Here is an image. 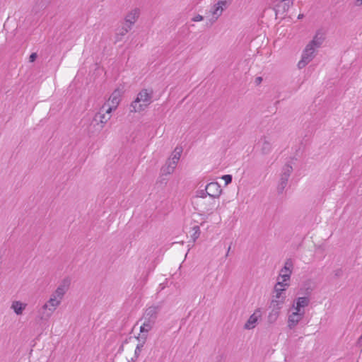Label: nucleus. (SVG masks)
Returning <instances> with one entry per match:
<instances>
[{
    "label": "nucleus",
    "mask_w": 362,
    "mask_h": 362,
    "mask_svg": "<svg viewBox=\"0 0 362 362\" xmlns=\"http://www.w3.org/2000/svg\"><path fill=\"white\" fill-rule=\"evenodd\" d=\"M153 90L144 88L139 92L135 100L130 105L131 112H141L152 103Z\"/></svg>",
    "instance_id": "obj_1"
},
{
    "label": "nucleus",
    "mask_w": 362,
    "mask_h": 362,
    "mask_svg": "<svg viewBox=\"0 0 362 362\" xmlns=\"http://www.w3.org/2000/svg\"><path fill=\"white\" fill-rule=\"evenodd\" d=\"M60 304V300H57L52 295L49 300L41 308L40 311V318L42 320H48L52 315L54 310Z\"/></svg>",
    "instance_id": "obj_2"
},
{
    "label": "nucleus",
    "mask_w": 362,
    "mask_h": 362,
    "mask_svg": "<svg viewBox=\"0 0 362 362\" xmlns=\"http://www.w3.org/2000/svg\"><path fill=\"white\" fill-rule=\"evenodd\" d=\"M274 141V136L267 134L258 139L256 146L262 155H268L272 151Z\"/></svg>",
    "instance_id": "obj_3"
},
{
    "label": "nucleus",
    "mask_w": 362,
    "mask_h": 362,
    "mask_svg": "<svg viewBox=\"0 0 362 362\" xmlns=\"http://www.w3.org/2000/svg\"><path fill=\"white\" fill-rule=\"evenodd\" d=\"M231 0H218L211 8L210 12L212 18L210 19L211 23H215L222 15L223 11L230 5Z\"/></svg>",
    "instance_id": "obj_4"
},
{
    "label": "nucleus",
    "mask_w": 362,
    "mask_h": 362,
    "mask_svg": "<svg viewBox=\"0 0 362 362\" xmlns=\"http://www.w3.org/2000/svg\"><path fill=\"white\" fill-rule=\"evenodd\" d=\"M293 172V168L291 165L286 164L283 168L280 176L279 183L277 187V191L279 194L282 193L287 186L288 178Z\"/></svg>",
    "instance_id": "obj_5"
},
{
    "label": "nucleus",
    "mask_w": 362,
    "mask_h": 362,
    "mask_svg": "<svg viewBox=\"0 0 362 362\" xmlns=\"http://www.w3.org/2000/svg\"><path fill=\"white\" fill-rule=\"evenodd\" d=\"M107 109V105H103L99 112L94 116L93 121L97 125H100V129H102L111 118L112 112H106Z\"/></svg>",
    "instance_id": "obj_6"
},
{
    "label": "nucleus",
    "mask_w": 362,
    "mask_h": 362,
    "mask_svg": "<svg viewBox=\"0 0 362 362\" xmlns=\"http://www.w3.org/2000/svg\"><path fill=\"white\" fill-rule=\"evenodd\" d=\"M315 47H312V45H307L305 47L301 59L298 63L299 69L304 68L310 62L313 60L315 57Z\"/></svg>",
    "instance_id": "obj_7"
},
{
    "label": "nucleus",
    "mask_w": 362,
    "mask_h": 362,
    "mask_svg": "<svg viewBox=\"0 0 362 362\" xmlns=\"http://www.w3.org/2000/svg\"><path fill=\"white\" fill-rule=\"evenodd\" d=\"M160 310V304L151 305L146 309L142 319L155 324Z\"/></svg>",
    "instance_id": "obj_8"
},
{
    "label": "nucleus",
    "mask_w": 362,
    "mask_h": 362,
    "mask_svg": "<svg viewBox=\"0 0 362 362\" xmlns=\"http://www.w3.org/2000/svg\"><path fill=\"white\" fill-rule=\"evenodd\" d=\"M121 96L122 91L119 89H116L110 95L108 102L103 105H107V109L106 112H112L117 107L120 102Z\"/></svg>",
    "instance_id": "obj_9"
},
{
    "label": "nucleus",
    "mask_w": 362,
    "mask_h": 362,
    "mask_svg": "<svg viewBox=\"0 0 362 362\" xmlns=\"http://www.w3.org/2000/svg\"><path fill=\"white\" fill-rule=\"evenodd\" d=\"M140 16V10L135 8L129 11L124 17V24L132 28L133 25L137 21Z\"/></svg>",
    "instance_id": "obj_10"
},
{
    "label": "nucleus",
    "mask_w": 362,
    "mask_h": 362,
    "mask_svg": "<svg viewBox=\"0 0 362 362\" xmlns=\"http://www.w3.org/2000/svg\"><path fill=\"white\" fill-rule=\"evenodd\" d=\"M71 284V280L69 278H65L62 284L57 287L55 291L53 293L52 296L54 298H59V300L62 299L65 293L68 290Z\"/></svg>",
    "instance_id": "obj_11"
},
{
    "label": "nucleus",
    "mask_w": 362,
    "mask_h": 362,
    "mask_svg": "<svg viewBox=\"0 0 362 362\" xmlns=\"http://www.w3.org/2000/svg\"><path fill=\"white\" fill-rule=\"evenodd\" d=\"M221 192L222 189L218 182H210L206 186V193H208V196L211 197H218L221 195Z\"/></svg>",
    "instance_id": "obj_12"
},
{
    "label": "nucleus",
    "mask_w": 362,
    "mask_h": 362,
    "mask_svg": "<svg viewBox=\"0 0 362 362\" xmlns=\"http://www.w3.org/2000/svg\"><path fill=\"white\" fill-rule=\"evenodd\" d=\"M292 269L293 262L291 259H287L284 264V267L280 271L279 277L281 278L283 281H288L292 273Z\"/></svg>",
    "instance_id": "obj_13"
},
{
    "label": "nucleus",
    "mask_w": 362,
    "mask_h": 362,
    "mask_svg": "<svg viewBox=\"0 0 362 362\" xmlns=\"http://www.w3.org/2000/svg\"><path fill=\"white\" fill-rule=\"evenodd\" d=\"M305 315V311L303 310V312H297L295 310L289 316L288 319V327L289 329L294 328L298 323L301 320Z\"/></svg>",
    "instance_id": "obj_14"
},
{
    "label": "nucleus",
    "mask_w": 362,
    "mask_h": 362,
    "mask_svg": "<svg viewBox=\"0 0 362 362\" xmlns=\"http://www.w3.org/2000/svg\"><path fill=\"white\" fill-rule=\"evenodd\" d=\"M289 284L286 283V281H279V277L278 278V282L274 286V293L275 295L273 296L274 298L281 299L282 297H285L286 296H283V292L286 291V287H288Z\"/></svg>",
    "instance_id": "obj_15"
},
{
    "label": "nucleus",
    "mask_w": 362,
    "mask_h": 362,
    "mask_svg": "<svg viewBox=\"0 0 362 362\" xmlns=\"http://www.w3.org/2000/svg\"><path fill=\"white\" fill-rule=\"evenodd\" d=\"M310 299L308 296L298 297L294 300L293 307L297 312H303V308L307 307L310 303Z\"/></svg>",
    "instance_id": "obj_16"
},
{
    "label": "nucleus",
    "mask_w": 362,
    "mask_h": 362,
    "mask_svg": "<svg viewBox=\"0 0 362 362\" xmlns=\"http://www.w3.org/2000/svg\"><path fill=\"white\" fill-rule=\"evenodd\" d=\"M259 317H261V310L257 309L252 315L250 316L247 322L244 325V328L246 329H253L255 327V325Z\"/></svg>",
    "instance_id": "obj_17"
},
{
    "label": "nucleus",
    "mask_w": 362,
    "mask_h": 362,
    "mask_svg": "<svg viewBox=\"0 0 362 362\" xmlns=\"http://www.w3.org/2000/svg\"><path fill=\"white\" fill-rule=\"evenodd\" d=\"M131 30L132 28H130L126 24H124L121 28H117L115 33L116 41L118 42L122 40V37L124 36L127 33H128L129 31Z\"/></svg>",
    "instance_id": "obj_18"
},
{
    "label": "nucleus",
    "mask_w": 362,
    "mask_h": 362,
    "mask_svg": "<svg viewBox=\"0 0 362 362\" xmlns=\"http://www.w3.org/2000/svg\"><path fill=\"white\" fill-rule=\"evenodd\" d=\"M286 1V0H279V2L275 5L274 9L275 11L276 15H278V13L280 12L284 13L287 11L289 5L285 2Z\"/></svg>",
    "instance_id": "obj_19"
},
{
    "label": "nucleus",
    "mask_w": 362,
    "mask_h": 362,
    "mask_svg": "<svg viewBox=\"0 0 362 362\" xmlns=\"http://www.w3.org/2000/svg\"><path fill=\"white\" fill-rule=\"evenodd\" d=\"M26 304L20 301H13L11 305V308L13 309L15 313L18 315H21L25 310Z\"/></svg>",
    "instance_id": "obj_20"
},
{
    "label": "nucleus",
    "mask_w": 362,
    "mask_h": 362,
    "mask_svg": "<svg viewBox=\"0 0 362 362\" xmlns=\"http://www.w3.org/2000/svg\"><path fill=\"white\" fill-rule=\"evenodd\" d=\"M285 301V297H282L281 299H276L274 298L271 302L270 308H272V310L275 311H278L279 313V310L282 308L283 304Z\"/></svg>",
    "instance_id": "obj_21"
},
{
    "label": "nucleus",
    "mask_w": 362,
    "mask_h": 362,
    "mask_svg": "<svg viewBox=\"0 0 362 362\" xmlns=\"http://www.w3.org/2000/svg\"><path fill=\"white\" fill-rule=\"evenodd\" d=\"M155 324L144 320L143 325L140 327V333L148 334V332L153 328Z\"/></svg>",
    "instance_id": "obj_22"
},
{
    "label": "nucleus",
    "mask_w": 362,
    "mask_h": 362,
    "mask_svg": "<svg viewBox=\"0 0 362 362\" xmlns=\"http://www.w3.org/2000/svg\"><path fill=\"white\" fill-rule=\"evenodd\" d=\"M181 152H182V150H180L177 151V148H175V151H174V154L172 157L171 159H170L168 160V162L173 165L174 166L176 167L180 158V156H181Z\"/></svg>",
    "instance_id": "obj_23"
},
{
    "label": "nucleus",
    "mask_w": 362,
    "mask_h": 362,
    "mask_svg": "<svg viewBox=\"0 0 362 362\" xmlns=\"http://www.w3.org/2000/svg\"><path fill=\"white\" fill-rule=\"evenodd\" d=\"M175 168H176L175 166L170 164L168 161L167 163L165 164V165L161 168V171L163 175H170L174 172Z\"/></svg>",
    "instance_id": "obj_24"
},
{
    "label": "nucleus",
    "mask_w": 362,
    "mask_h": 362,
    "mask_svg": "<svg viewBox=\"0 0 362 362\" xmlns=\"http://www.w3.org/2000/svg\"><path fill=\"white\" fill-rule=\"evenodd\" d=\"M279 313H278V311H275L272 309L271 312L269 313V315H268V322L270 324L275 322L276 321L277 318L279 317Z\"/></svg>",
    "instance_id": "obj_25"
},
{
    "label": "nucleus",
    "mask_w": 362,
    "mask_h": 362,
    "mask_svg": "<svg viewBox=\"0 0 362 362\" xmlns=\"http://www.w3.org/2000/svg\"><path fill=\"white\" fill-rule=\"evenodd\" d=\"M313 291V288L310 286H305L301 287L298 291V294H303L304 296H308L310 298V296L311 295Z\"/></svg>",
    "instance_id": "obj_26"
},
{
    "label": "nucleus",
    "mask_w": 362,
    "mask_h": 362,
    "mask_svg": "<svg viewBox=\"0 0 362 362\" xmlns=\"http://www.w3.org/2000/svg\"><path fill=\"white\" fill-rule=\"evenodd\" d=\"M322 39L320 37H317V36H315L312 41L309 42L308 45H312L313 47H315V49L318 48L320 47L322 44Z\"/></svg>",
    "instance_id": "obj_27"
},
{
    "label": "nucleus",
    "mask_w": 362,
    "mask_h": 362,
    "mask_svg": "<svg viewBox=\"0 0 362 362\" xmlns=\"http://www.w3.org/2000/svg\"><path fill=\"white\" fill-rule=\"evenodd\" d=\"M192 230H193V234H192V238L194 240H196L197 238H199V235H200V228H199V226H194L193 228H192Z\"/></svg>",
    "instance_id": "obj_28"
},
{
    "label": "nucleus",
    "mask_w": 362,
    "mask_h": 362,
    "mask_svg": "<svg viewBox=\"0 0 362 362\" xmlns=\"http://www.w3.org/2000/svg\"><path fill=\"white\" fill-rule=\"evenodd\" d=\"M147 334L140 333L139 336L136 337V339L139 341V344L144 345L147 339Z\"/></svg>",
    "instance_id": "obj_29"
},
{
    "label": "nucleus",
    "mask_w": 362,
    "mask_h": 362,
    "mask_svg": "<svg viewBox=\"0 0 362 362\" xmlns=\"http://www.w3.org/2000/svg\"><path fill=\"white\" fill-rule=\"evenodd\" d=\"M144 347V345H142V344H138L136 347V349H135V351H134V356H135V359H137L141 350H142V348Z\"/></svg>",
    "instance_id": "obj_30"
},
{
    "label": "nucleus",
    "mask_w": 362,
    "mask_h": 362,
    "mask_svg": "<svg viewBox=\"0 0 362 362\" xmlns=\"http://www.w3.org/2000/svg\"><path fill=\"white\" fill-rule=\"evenodd\" d=\"M208 195V193H206V188L204 189H201L197 191V197L205 198Z\"/></svg>",
    "instance_id": "obj_31"
},
{
    "label": "nucleus",
    "mask_w": 362,
    "mask_h": 362,
    "mask_svg": "<svg viewBox=\"0 0 362 362\" xmlns=\"http://www.w3.org/2000/svg\"><path fill=\"white\" fill-rule=\"evenodd\" d=\"M222 179L225 181L226 185H227L232 182V175H225L222 177Z\"/></svg>",
    "instance_id": "obj_32"
},
{
    "label": "nucleus",
    "mask_w": 362,
    "mask_h": 362,
    "mask_svg": "<svg viewBox=\"0 0 362 362\" xmlns=\"http://www.w3.org/2000/svg\"><path fill=\"white\" fill-rule=\"evenodd\" d=\"M203 19H204V17L202 16L197 14V16H195L194 17H193L192 18V21L194 22H199V21H202Z\"/></svg>",
    "instance_id": "obj_33"
},
{
    "label": "nucleus",
    "mask_w": 362,
    "mask_h": 362,
    "mask_svg": "<svg viewBox=\"0 0 362 362\" xmlns=\"http://www.w3.org/2000/svg\"><path fill=\"white\" fill-rule=\"evenodd\" d=\"M343 274V271L341 269H338L334 271V276L336 277H340Z\"/></svg>",
    "instance_id": "obj_34"
},
{
    "label": "nucleus",
    "mask_w": 362,
    "mask_h": 362,
    "mask_svg": "<svg viewBox=\"0 0 362 362\" xmlns=\"http://www.w3.org/2000/svg\"><path fill=\"white\" fill-rule=\"evenodd\" d=\"M37 55L36 53H32L30 55V57H29V62H33L36 58H37Z\"/></svg>",
    "instance_id": "obj_35"
},
{
    "label": "nucleus",
    "mask_w": 362,
    "mask_h": 362,
    "mask_svg": "<svg viewBox=\"0 0 362 362\" xmlns=\"http://www.w3.org/2000/svg\"><path fill=\"white\" fill-rule=\"evenodd\" d=\"M262 77H257V78H256V80H255L257 84H259L262 82Z\"/></svg>",
    "instance_id": "obj_36"
},
{
    "label": "nucleus",
    "mask_w": 362,
    "mask_h": 362,
    "mask_svg": "<svg viewBox=\"0 0 362 362\" xmlns=\"http://www.w3.org/2000/svg\"><path fill=\"white\" fill-rule=\"evenodd\" d=\"M356 5L359 6L362 5V0H356Z\"/></svg>",
    "instance_id": "obj_37"
},
{
    "label": "nucleus",
    "mask_w": 362,
    "mask_h": 362,
    "mask_svg": "<svg viewBox=\"0 0 362 362\" xmlns=\"http://www.w3.org/2000/svg\"><path fill=\"white\" fill-rule=\"evenodd\" d=\"M222 361H223V356H217V362H222Z\"/></svg>",
    "instance_id": "obj_38"
},
{
    "label": "nucleus",
    "mask_w": 362,
    "mask_h": 362,
    "mask_svg": "<svg viewBox=\"0 0 362 362\" xmlns=\"http://www.w3.org/2000/svg\"><path fill=\"white\" fill-rule=\"evenodd\" d=\"M303 14H299L298 16V18L301 19V18H303Z\"/></svg>",
    "instance_id": "obj_39"
},
{
    "label": "nucleus",
    "mask_w": 362,
    "mask_h": 362,
    "mask_svg": "<svg viewBox=\"0 0 362 362\" xmlns=\"http://www.w3.org/2000/svg\"><path fill=\"white\" fill-rule=\"evenodd\" d=\"M136 359H135V356L134 358H132L130 361H129V362H135Z\"/></svg>",
    "instance_id": "obj_40"
},
{
    "label": "nucleus",
    "mask_w": 362,
    "mask_h": 362,
    "mask_svg": "<svg viewBox=\"0 0 362 362\" xmlns=\"http://www.w3.org/2000/svg\"><path fill=\"white\" fill-rule=\"evenodd\" d=\"M123 350V344L121 345V346L119 349V351H121Z\"/></svg>",
    "instance_id": "obj_41"
},
{
    "label": "nucleus",
    "mask_w": 362,
    "mask_h": 362,
    "mask_svg": "<svg viewBox=\"0 0 362 362\" xmlns=\"http://www.w3.org/2000/svg\"><path fill=\"white\" fill-rule=\"evenodd\" d=\"M229 252H230V250H228L226 256H228Z\"/></svg>",
    "instance_id": "obj_42"
},
{
    "label": "nucleus",
    "mask_w": 362,
    "mask_h": 362,
    "mask_svg": "<svg viewBox=\"0 0 362 362\" xmlns=\"http://www.w3.org/2000/svg\"><path fill=\"white\" fill-rule=\"evenodd\" d=\"M230 247H231V246H230V245H229V247H228V250H230Z\"/></svg>",
    "instance_id": "obj_43"
}]
</instances>
